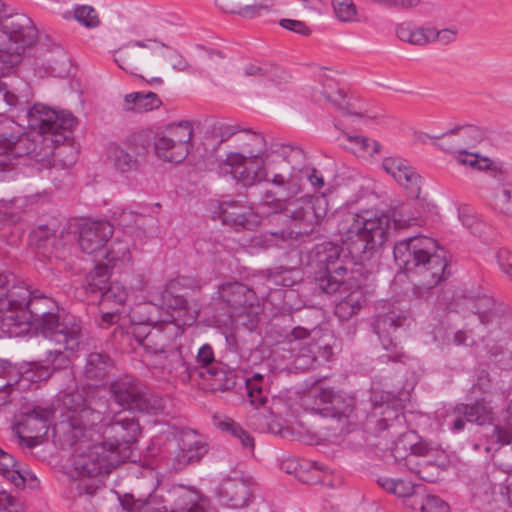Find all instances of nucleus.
<instances>
[{"label": "nucleus", "mask_w": 512, "mask_h": 512, "mask_svg": "<svg viewBox=\"0 0 512 512\" xmlns=\"http://www.w3.org/2000/svg\"><path fill=\"white\" fill-rule=\"evenodd\" d=\"M320 97H323L325 102L335 110L345 112L346 95L339 89L337 82L326 73L320 76V84L315 87V100L320 101Z\"/></svg>", "instance_id": "c756f323"}, {"label": "nucleus", "mask_w": 512, "mask_h": 512, "mask_svg": "<svg viewBox=\"0 0 512 512\" xmlns=\"http://www.w3.org/2000/svg\"><path fill=\"white\" fill-rule=\"evenodd\" d=\"M218 294L229 308L233 321L241 323L249 330L257 326L262 308L253 290L234 281L223 283L218 288Z\"/></svg>", "instance_id": "9b49d317"}, {"label": "nucleus", "mask_w": 512, "mask_h": 512, "mask_svg": "<svg viewBox=\"0 0 512 512\" xmlns=\"http://www.w3.org/2000/svg\"><path fill=\"white\" fill-rule=\"evenodd\" d=\"M10 275L0 272V329L9 337H20L31 331V323L39 314L58 310L57 303L23 282L10 286Z\"/></svg>", "instance_id": "7ed1b4c3"}, {"label": "nucleus", "mask_w": 512, "mask_h": 512, "mask_svg": "<svg viewBox=\"0 0 512 512\" xmlns=\"http://www.w3.org/2000/svg\"><path fill=\"white\" fill-rule=\"evenodd\" d=\"M285 147L277 145L265 158L264 174L266 182L277 187H290L294 168L284 156Z\"/></svg>", "instance_id": "412c9836"}, {"label": "nucleus", "mask_w": 512, "mask_h": 512, "mask_svg": "<svg viewBox=\"0 0 512 512\" xmlns=\"http://www.w3.org/2000/svg\"><path fill=\"white\" fill-rule=\"evenodd\" d=\"M110 390L117 404L132 410L142 389L134 379L125 376L112 382Z\"/></svg>", "instance_id": "2f4dec72"}, {"label": "nucleus", "mask_w": 512, "mask_h": 512, "mask_svg": "<svg viewBox=\"0 0 512 512\" xmlns=\"http://www.w3.org/2000/svg\"><path fill=\"white\" fill-rule=\"evenodd\" d=\"M366 299L361 290L351 292L335 307V315L341 320H348L358 313Z\"/></svg>", "instance_id": "de8ad7c7"}, {"label": "nucleus", "mask_w": 512, "mask_h": 512, "mask_svg": "<svg viewBox=\"0 0 512 512\" xmlns=\"http://www.w3.org/2000/svg\"><path fill=\"white\" fill-rule=\"evenodd\" d=\"M197 362L202 366L200 376L211 381V386L224 389L229 386V380L224 368L215 363L214 352L210 345L204 344L197 353Z\"/></svg>", "instance_id": "a878e982"}, {"label": "nucleus", "mask_w": 512, "mask_h": 512, "mask_svg": "<svg viewBox=\"0 0 512 512\" xmlns=\"http://www.w3.org/2000/svg\"><path fill=\"white\" fill-rule=\"evenodd\" d=\"M251 424L260 432L278 433L280 431V424L271 412L268 415L264 412H259L251 416Z\"/></svg>", "instance_id": "680f3d73"}, {"label": "nucleus", "mask_w": 512, "mask_h": 512, "mask_svg": "<svg viewBox=\"0 0 512 512\" xmlns=\"http://www.w3.org/2000/svg\"><path fill=\"white\" fill-rule=\"evenodd\" d=\"M162 102L153 92H133L126 94L122 109L127 112L144 113L161 106Z\"/></svg>", "instance_id": "f704fd0d"}, {"label": "nucleus", "mask_w": 512, "mask_h": 512, "mask_svg": "<svg viewBox=\"0 0 512 512\" xmlns=\"http://www.w3.org/2000/svg\"><path fill=\"white\" fill-rule=\"evenodd\" d=\"M113 233V225L108 221L85 220L78 226V244L84 253L95 257L106 246Z\"/></svg>", "instance_id": "6ab92c4d"}, {"label": "nucleus", "mask_w": 512, "mask_h": 512, "mask_svg": "<svg viewBox=\"0 0 512 512\" xmlns=\"http://www.w3.org/2000/svg\"><path fill=\"white\" fill-rule=\"evenodd\" d=\"M394 259L418 288L432 289L447 277V260L436 241L425 236L398 241Z\"/></svg>", "instance_id": "20e7f679"}, {"label": "nucleus", "mask_w": 512, "mask_h": 512, "mask_svg": "<svg viewBox=\"0 0 512 512\" xmlns=\"http://www.w3.org/2000/svg\"><path fill=\"white\" fill-rule=\"evenodd\" d=\"M381 417L376 422V429L378 432L389 430L391 435L400 434V437L393 444H403L407 449L408 455L425 458L424 460H432L436 458H443L444 452L435 445L427 441H415L416 436L413 433L403 432L405 418L404 415L389 404L384 406L380 412Z\"/></svg>", "instance_id": "f8f14e48"}, {"label": "nucleus", "mask_w": 512, "mask_h": 512, "mask_svg": "<svg viewBox=\"0 0 512 512\" xmlns=\"http://www.w3.org/2000/svg\"><path fill=\"white\" fill-rule=\"evenodd\" d=\"M58 348L49 350L46 357V366H49L51 371L65 369L70 365V359L64 347L57 345ZM74 351H71L73 353Z\"/></svg>", "instance_id": "0e129e2a"}, {"label": "nucleus", "mask_w": 512, "mask_h": 512, "mask_svg": "<svg viewBox=\"0 0 512 512\" xmlns=\"http://www.w3.org/2000/svg\"><path fill=\"white\" fill-rule=\"evenodd\" d=\"M443 424L453 431H460L464 428L465 422H474L480 426L492 424L494 413L491 407L482 402L471 406L460 403L445 410Z\"/></svg>", "instance_id": "f3484780"}, {"label": "nucleus", "mask_w": 512, "mask_h": 512, "mask_svg": "<svg viewBox=\"0 0 512 512\" xmlns=\"http://www.w3.org/2000/svg\"><path fill=\"white\" fill-rule=\"evenodd\" d=\"M343 138L347 141V144H342L343 147L358 157H373L381 150L379 142L365 136L344 133Z\"/></svg>", "instance_id": "58836bf2"}, {"label": "nucleus", "mask_w": 512, "mask_h": 512, "mask_svg": "<svg viewBox=\"0 0 512 512\" xmlns=\"http://www.w3.org/2000/svg\"><path fill=\"white\" fill-rule=\"evenodd\" d=\"M247 396L251 405L255 408L264 406L268 401L269 396V380L260 373L253 374L250 378L246 379Z\"/></svg>", "instance_id": "79ce46f5"}, {"label": "nucleus", "mask_w": 512, "mask_h": 512, "mask_svg": "<svg viewBox=\"0 0 512 512\" xmlns=\"http://www.w3.org/2000/svg\"><path fill=\"white\" fill-rule=\"evenodd\" d=\"M164 406V400L161 397L141 390L132 410L148 414H157L163 411Z\"/></svg>", "instance_id": "864d4df0"}, {"label": "nucleus", "mask_w": 512, "mask_h": 512, "mask_svg": "<svg viewBox=\"0 0 512 512\" xmlns=\"http://www.w3.org/2000/svg\"><path fill=\"white\" fill-rule=\"evenodd\" d=\"M445 141L441 147L449 152L465 154L468 148L474 147L482 139L481 131L475 126H465L449 131L443 135Z\"/></svg>", "instance_id": "bb28decb"}, {"label": "nucleus", "mask_w": 512, "mask_h": 512, "mask_svg": "<svg viewBox=\"0 0 512 512\" xmlns=\"http://www.w3.org/2000/svg\"><path fill=\"white\" fill-rule=\"evenodd\" d=\"M19 379L18 367L8 360L0 359V406L10 401V396Z\"/></svg>", "instance_id": "c9c22d12"}, {"label": "nucleus", "mask_w": 512, "mask_h": 512, "mask_svg": "<svg viewBox=\"0 0 512 512\" xmlns=\"http://www.w3.org/2000/svg\"><path fill=\"white\" fill-rule=\"evenodd\" d=\"M378 484L386 491L393 493L399 497H417L415 495V486L410 482H405L399 479H391L388 477H380Z\"/></svg>", "instance_id": "5fc2aeb1"}, {"label": "nucleus", "mask_w": 512, "mask_h": 512, "mask_svg": "<svg viewBox=\"0 0 512 512\" xmlns=\"http://www.w3.org/2000/svg\"><path fill=\"white\" fill-rule=\"evenodd\" d=\"M0 473L17 487L24 486L26 483L30 488H36L39 485V481L31 472L17 468L14 457L1 448Z\"/></svg>", "instance_id": "7c9ffc66"}, {"label": "nucleus", "mask_w": 512, "mask_h": 512, "mask_svg": "<svg viewBox=\"0 0 512 512\" xmlns=\"http://www.w3.org/2000/svg\"><path fill=\"white\" fill-rule=\"evenodd\" d=\"M266 157L247 156L238 152H230L223 161V167L229 168L233 179L245 187H252L264 182V163Z\"/></svg>", "instance_id": "dca6fc26"}, {"label": "nucleus", "mask_w": 512, "mask_h": 512, "mask_svg": "<svg viewBox=\"0 0 512 512\" xmlns=\"http://www.w3.org/2000/svg\"><path fill=\"white\" fill-rule=\"evenodd\" d=\"M406 319L403 311L395 306L383 307L382 311L379 312L375 321L374 330L379 338H381L386 349L393 344L392 339L388 337L392 332L402 327Z\"/></svg>", "instance_id": "cd10ccee"}, {"label": "nucleus", "mask_w": 512, "mask_h": 512, "mask_svg": "<svg viewBox=\"0 0 512 512\" xmlns=\"http://www.w3.org/2000/svg\"><path fill=\"white\" fill-rule=\"evenodd\" d=\"M397 37L412 45L423 46L429 43V27H415L402 23L396 28Z\"/></svg>", "instance_id": "09e8293b"}, {"label": "nucleus", "mask_w": 512, "mask_h": 512, "mask_svg": "<svg viewBox=\"0 0 512 512\" xmlns=\"http://www.w3.org/2000/svg\"><path fill=\"white\" fill-rule=\"evenodd\" d=\"M411 505L413 508L419 506L421 512H450L448 504L435 495H427L421 500L415 497Z\"/></svg>", "instance_id": "bf43d9fd"}, {"label": "nucleus", "mask_w": 512, "mask_h": 512, "mask_svg": "<svg viewBox=\"0 0 512 512\" xmlns=\"http://www.w3.org/2000/svg\"><path fill=\"white\" fill-rule=\"evenodd\" d=\"M36 139H30L28 135L12 134L5 131L0 132V155H6L11 161L14 158L25 155L37 157Z\"/></svg>", "instance_id": "393cba45"}, {"label": "nucleus", "mask_w": 512, "mask_h": 512, "mask_svg": "<svg viewBox=\"0 0 512 512\" xmlns=\"http://www.w3.org/2000/svg\"><path fill=\"white\" fill-rule=\"evenodd\" d=\"M184 280V278L172 279L163 288L149 292V297L154 306L166 307L177 315L170 314L162 320L153 315L142 316L141 314L152 308V305H139L131 314V320L137 330H142L143 325L152 326V330H160L176 338L182 334V326L191 325L195 322L199 314V308L191 307L188 301L178 294L180 287L184 285Z\"/></svg>", "instance_id": "39448f33"}, {"label": "nucleus", "mask_w": 512, "mask_h": 512, "mask_svg": "<svg viewBox=\"0 0 512 512\" xmlns=\"http://www.w3.org/2000/svg\"><path fill=\"white\" fill-rule=\"evenodd\" d=\"M133 334L137 341L148 352L154 353L157 357L156 364L160 366L163 372L186 383L191 379L192 370L186 364L180 345L167 343V334L160 330H150L144 333L142 330L134 328Z\"/></svg>", "instance_id": "0eeeda50"}, {"label": "nucleus", "mask_w": 512, "mask_h": 512, "mask_svg": "<svg viewBox=\"0 0 512 512\" xmlns=\"http://www.w3.org/2000/svg\"><path fill=\"white\" fill-rule=\"evenodd\" d=\"M171 512H215L209 509V502L195 490L182 489Z\"/></svg>", "instance_id": "72a5a7b5"}, {"label": "nucleus", "mask_w": 512, "mask_h": 512, "mask_svg": "<svg viewBox=\"0 0 512 512\" xmlns=\"http://www.w3.org/2000/svg\"><path fill=\"white\" fill-rule=\"evenodd\" d=\"M151 40L140 41L135 40L129 42L127 45L119 48L115 51L114 61L117 65L124 71L130 72L134 74V71L137 69L139 65H144L146 67L153 66L151 62L147 61L146 56L136 50L135 48H149V43Z\"/></svg>", "instance_id": "c85d7f7f"}, {"label": "nucleus", "mask_w": 512, "mask_h": 512, "mask_svg": "<svg viewBox=\"0 0 512 512\" xmlns=\"http://www.w3.org/2000/svg\"><path fill=\"white\" fill-rule=\"evenodd\" d=\"M221 7L228 12L237 13L243 17H253L261 5L257 0H219Z\"/></svg>", "instance_id": "603ef678"}, {"label": "nucleus", "mask_w": 512, "mask_h": 512, "mask_svg": "<svg viewBox=\"0 0 512 512\" xmlns=\"http://www.w3.org/2000/svg\"><path fill=\"white\" fill-rule=\"evenodd\" d=\"M0 512H26L24 504L6 491H0Z\"/></svg>", "instance_id": "774afa93"}, {"label": "nucleus", "mask_w": 512, "mask_h": 512, "mask_svg": "<svg viewBox=\"0 0 512 512\" xmlns=\"http://www.w3.org/2000/svg\"><path fill=\"white\" fill-rule=\"evenodd\" d=\"M468 302H472V309L479 317L481 323H489L496 313V302L495 300L487 295L477 296L475 298L467 299Z\"/></svg>", "instance_id": "3c124183"}, {"label": "nucleus", "mask_w": 512, "mask_h": 512, "mask_svg": "<svg viewBox=\"0 0 512 512\" xmlns=\"http://www.w3.org/2000/svg\"><path fill=\"white\" fill-rule=\"evenodd\" d=\"M287 350L291 353L296 369L308 370L315 367L319 358L327 361L332 355L329 343L321 335V329L315 327L307 330L295 327L286 336Z\"/></svg>", "instance_id": "1a4fd4ad"}, {"label": "nucleus", "mask_w": 512, "mask_h": 512, "mask_svg": "<svg viewBox=\"0 0 512 512\" xmlns=\"http://www.w3.org/2000/svg\"><path fill=\"white\" fill-rule=\"evenodd\" d=\"M31 330L65 350L77 351L82 343L81 322L73 315L60 313L59 309L39 314L33 319Z\"/></svg>", "instance_id": "6e6552de"}, {"label": "nucleus", "mask_w": 512, "mask_h": 512, "mask_svg": "<svg viewBox=\"0 0 512 512\" xmlns=\"http://www.w3.org/2000/svg\"><path fill=\"white\" fill-rule=\"evenodd\" d=\"M239 147L241 149L240 154L242 156H257L266 157L271 153V149L266 146L264 137L256 132L243 131L238 137Z\"/></svg>", "instance_id": "4c0bfd02"}, {"label": "nucleus", "mask_w": 512, "mask_h": 512, "mask_svg": "<svg viewBox=\"0 0 512 512\" xmlns=\"http://www.w3.org/2000/svg\"><path fill=\"white\" fill-rule=\"evenodd\" d=\"M179 452L173 459L175 470L183 469L187 464L199 461L207 452V445L201 436L193 430H183L178 437Z\"/></svg>", "instance_id": "4be33fe9"}, {"label": "nucleus", "mask_w": 512, "mask_h": 512, "mask_svg": "<svg viewBox=\"0 0 512 512\" xmlns=\"http://www.w3.org/2000/svg\"><path fill=\"white\" fill-rule=\"evenodd\" d=\"M20 379L15 389L26 390L31 384L47 380L52 371L49 366L39 365L37 363H27L18 368Z\"/></svg>", "instance_id": "ea45409f"}, {"label": "nucleus", "mask_w": 512, "mask_h": 512, "mask_svg": "<svg viewBox=\"0 0 512 512\" xmlns=\"http://www.w3.org/2000/svg\"><path fill=\"white\" fill-rule=\"evenodd\" d=\"M128 297L126 288L119 282H111L100 297V305L105 308L122 307Z\"/></svg>", "instance_id": "8fccbe9b"}, {"label": "nucleus", "mask_w": 512, "mask_h": 512, "mask_svg": "<svg viewBox=\"0 0 512 512\" xmlns=\"http://www.w3.org/2000/svg\"><path fill=\"white\" fill-rule=\"evenodd\" d=\"M416 219L406 217L404 207L391 208L387 212L363 210L346 213L338 225L343 243L351 251L366 253L381 248L393 231L414 225Z\"/></svg>", "instance_id": "f03ea898"}, {"label": "nucleus", "mask_w": 512, "mask_h": 512, "mask_svg": "<svg viewBox=\"0 0 512 512\" xmlns=\"http://www.w3.org/2000/svg\"><path fill=\"white\" fill-rule=\"evenodd\" d=\"M166 139H169V137L162 133L156 137L154 145L157 156L160 159L168 162L179 163L183 161L187 157V155L180 156V154L176 150L177 143H162V141Z\"/></svg>", "instance_id": "6e6d98bb"}, {"label": "nucleus", "mask_w": 512, "mask_h": 512, "mask_svg": "<svg viewBox=\"0 0 512 512\" xmlns=\"http://www.w3.org/2000/svg\"><path fill=\"white\" fill-rule=\"evenodd\" d=\"M250 485L243 476L226 477L219 488V497L233 508H242L247 505L250 497Z\"/></svg>", "instance_id": "5701e85b"}, {"label": "nucleus", "mask_w": 512, "mask_h": 512, "mask_svg": "<svg viewBox=\"0 0 512 512\" xmlns=\"http://www.w3.org/2000/svg\"><path fill=\"white\" fill-rule=\"evenodd\" d=\"M162 134L169 137V139L163 140L162 143H177L176 150L180 156L189 154V142L193 136V127L189 121L170 124Z\"/></svg>", "instance_id": "473e14b6"}, {"label": "nucleus", "mask_w": 512, "mask_h": 512, "mask_svg": "<svg viewBox=\"0 0 512 512\" xmlns=\"http://www.w3.org/2000/svg\"><path fill=\"white\" fill-rule=\"evenodd\" d=\"M155 57H162L166 59L173 69L178 71H185L188 68L187 61L175 50L160 44L158 49L152 50Z\"/></svg>", "instance_id": "052dcab7"}, {"label": "nucleus", "mask_w": 512, "mask_h": 512, "mask_svg": "<svg viewBox=\"0 0 512 512\" xmlns=\"http://www.w3.org/2000/svg\"><path fill=\"white\" fill-rule=\"evenodd\" d=\"M29 124L38 131L37 138L41 142L59 145L71 136L77 120L70 112L34 105L29 110Z\"/></svg>", "instance_id": "9d476101"}, {"label": "nucleus", "mask_w": 512, "mask_h": 512, "mask_svg": "<svg viewBox=\"0 0 512 512\" xmlns=\"http://www.w3.org/2000/svg\"><path fill=\"white\" fill-rule=\"evenodd\" d=\"M335 17L343 23L358 21V11L353 0H331Z\"/></svg>", "instance_id": "4d7b16f0"}, {"label": "nucleus", "mask_w": 512, "mask_h": 512, "mask_svg": "<svg viewBox=\"0 0 512 512\" xmlns=\"http://www.w3.org/2000/svg\"><path fill=\"white\" fill-rule=\"evenodd\" d=\"M382 168L391 175L412 198H418L421 193V176L407 161L399 157H387L382 162Z\"/></svg>", "instance_id": "aec40b11"}, {"label": "nucleus", "mask_w": 512, "mask_h": 512, "mask_svg": "<svg viewBox=\"0 0 512 512\" xmlns=\"http://www.w3.org/2000/svg\"><path fill=\"white\" fill-rule=\"evenodd\" d=\"M217 214L223 225L229 226L235 231L249 229L252 225L251 210L244 201H223L219 204Z\"/></svg>", "instance_id": "b1692460"}, {"label": "nucleus", "mask_w": 512, "mask_h": 512, "mask_svg": "<svg viewBox=\"0 0 512 512\" xmlns=\"http://www.w3.org/2000/svg\"><path fill=\"white\" fill-rule=\"evenodd\" d=\"M318 262L323 265L322 270H334L336 266H343L340 260V249L338 246L328 244L318 251Z\"/></svg>", "instance_id": "13d9d810"}, {"label": "nucleus", "mask_w": 512, "mask_h": 512, "mask_svg": "<svg viewBox=\"0 0 512 512\" xmlns=\"http://www.w3.org/2000/svg\"><path fill=\"white\" fill-rule=\"evenodd\" d=\"M96 260L106 262L102 264L103 266L116 267L120 264L128 263L131 259L129 244L124 240L116 239L113 241L109 248H102V251L99 252L98 255L95 256Z\"/></svg>", "instance_id": "e433bc0d"}, {"label": "nucleus", "mask_w": 512, "mask_h": 512, "mask_svg": "<svg viewBox=\"0 0 512 512\" xmlns=\"http://www.w3.org/2000/svg\"><path fill=\"white\" fill-rule=\"evenodd\" d=\"M109 278L108 268L102 264L96 265L87 276L86 293L101 297L110 284Z\"/></svg>", "instance_id": "49530a36"}, {"label": "nucleus", "mask_w": 512, "mask_h": 512, "mask_svg": "<svg viewBox=\"0 0 512 512\" xmlns=\"http://www.w3.org/2000/svg\"><path fill=\"white\" fill-rule=\"evenodd\" d=\"M391 453L396 462L406 467V469L417 475L419 469L424 465L423 461H418L413 455H408L407 449L403 447V451H400L399 444H393L391 447Z\"/></svg>", "instance_id": "e2e57ef3"}, {"label": "nucleus", "mask_w": 512, "mask_h": 512, "mask_svg": "<svg viewBox=\"0 0 512 512\" xmlns=\"http://www.w3.org/2000/svg\"><path fill=\"white\" fill-rule=\"evenodd\" d=\"M74 18L87 28H95L100 24L96 11L91 6H80L74 11Z\"/></svg>", "instance_id": "338daca9"}, {"label": "nucleus", "mask_w": 512, "mask_h": 512, "mask_svg": "<svg viewBox=\"0 0 512 512\" xmlns=\"http://www.w3.org/2000/svg\"><path fill=\"white\" fill-rule=\"evenodd\" d=\"M491 206L499 215L512 219V179L494 188Z\"/></svg>", "instance_id": "a19ab883"}, {"label": "nucleus", "mask_w": 512, "mask_h": 512, "mask_svg": "<svg viewBox=\"0 0 512 512\" xmlns=\"http://www.w3.org/2000/svg\"><path fill=\"white\" fill-rule=\"evenodd\" d=\"M55 408L36 406L24 413L13 426V433L22 447L32 449L44 441L50 427Z\"/></svg>", "instance_id": "ddd939ff"}, {"label": "nucleus", "mask_w": 512, "mask_h": 512, "mask_svg": "<svg viewBox=\"0 0 512 512\" xmlns=\"http://www.w3.org/2000/svg\"><path fill=\"white\" fill-rule=\"evenodd\" d=\"M62 419L53 426L54 441L63 448L81 450L73 456L69 476L82 478L76 483V492L93 495L99 488L98 477L125 461L112 445L102 441V413L91 408L80 393H67L59 399Z\"/></svg>", "instance_id": "f257e3e1"}, {"label": "nucleus", "mask_w": 512, "mask_h": 512, "mask_svg": "<svg viewBox=\"0 0 512 512\" xmlns=\"http://www.w3.org/2000/svg\"><path fill=\"white\" fill-rule=\"evenodd\" d=\"M489 446L486 451L491 450V445H509L512 444V399L507 406V418L504 425H494L490 433L485 434Z\"/></svg>", "instance_id": "c03bdc74"}, {"label": "nucleus", "mask_w": 512, "mask_h": 512, "mask_svg": "<svg viewBox=\"0 0 512 512\" xmlns=\"http://www.w3.org/2000/svg\"><path fill=\"white\" fill-rule=\"evenodd\" d=\"M308 399H314L315 403L310 405V409L324 416L333 418L349 419L355 411V398L344 391H336L330 387L315 386L310 392Z\"/></svg>", "instance_id": "2eb2a0df"}, {"label": "nucleus", "mask_w": 512, "mask_h": 512, "mask_svg": "<svg viewBox=\"0 0 512 512\" xmlns=\"http://www.w3.org/2000/svg\"><path fill=\"white\" fill-rule=\"evenodd\" d=\"M295 272V270L280 268L274 272H267L266 277L271 285L290 287L296 282V279L293 277Z\"/></svg>", "instance_id": "69168bd1"}, {"label": "nucleus", "mask_w": 512, "mask_h": 512, "mask_svg": "<svg viewBox=\"0 0 512 512\" xmlns=\"http://www.w3.org/2000/svg\"><path fill=\"white\" fill-rule=\"evenodd\" d=\"M259 206L268 214L282 213L289 222L292 232L309 235L325 220L329 201L324 194L280 198L274 191L267 189L259 198Z\"/></svg>", "instance_id": "423d86ee"}, {"label": "nucleus", "mask_w": 512, "mask_h": 512, "mask_svg": "<svg viewBox=\"0 0 512 512\" xmlns=\"http://www.w3.org/2000/svg\"><path fill=\"white\" fill-rule=\"evenodd\" d=\"M102 425V441L106 442V446L112 445L113 452L122 456L124 452L125 461L132 456L131 445L137 441L140 434V426L138 421L126 413H119L110 423Z\"/></svg>", "instance_id": "4468645a"}, {"label": "nucleus", "mask_w": 512, "mask_h": 512, "mask_svg": "<svg viewBox=\"0 0 512 512\" xmlns=\"http://www.w3.org/2000/svg\"><path fill=\"white\" fill-rule=\"evenodd\" d=\"M111 368V359L106 354L94 352L87 357L84 373L89 379L102 380L109 374Z\"/></svg>", "instance_id": "a18cd8bd"}, {"label": "nucleus", "mask_w": 512, "mask_h": 512, "mask_svg": "<svg viewBox=\"0 0 512 512\" xmlns=\"http://www.w3.org/2000/svg\"><path fill=\"white\" fill-rule=\"evenodd\" d=\"M347 269L344 266H335L334 270L319 269L316 273V283L319 289L328 294L339 290L344 283Z\"/></svg>", "instance_id": "37998d69"}, {"label": "nucleus", "mask_w": 512, "mask_h": 512, "mask_svg": "<svg viewBox=\"0 0 512 512\" xmlns=\"http://www.w3.org/2000/svg\"><path fill=\"white\" fill-rule=\"evenodd\" d=\"M107 159L115 171L121 174L135 173L142 167L147 155V146L133 142L111 143L107 148Z\"/></svg>", "instance_id": "a211bd4d"}]
</instances>
